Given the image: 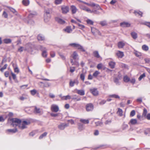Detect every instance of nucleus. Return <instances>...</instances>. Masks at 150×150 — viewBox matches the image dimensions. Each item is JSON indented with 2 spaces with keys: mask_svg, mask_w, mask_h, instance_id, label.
<instances>
[{
  "mask_svg": "<svg viewBox=\"0 0 150 150\" xmlns=\"http://www.w3.org/2000/svg\"><path fill=\"white\" fill-rule=\"evenodd\" d=\"M32 48L31 44L30 43H28L26 45L25 47L24 50H27L28 51L30 50Z\"/></svg>",
  "mask_w": 150,
  "mask_h": 150,
  "instance_id": "a211bd4d",
  "label": "nucleus"
},
{
  "mask_svg": "<svg viewBox=\"0 0 150 150\" xmlns=\"http://www.w3.org/2000/svg\"><path fill=\"white\" fill-rule=\"evenodd\" d=\"M42 56L44 57H46L47 56V52L46 50H44L42 49Z\"/></svg>",
  "mask_w": 150,
  "mask_h": 150,
  "instance_id": "c756f323",
  "label": "nucleus"
},
{
  "mask_svg": "<svg viewBox=\"0 0 150 150\" xmlns=\"http://www.w3.org/2000/svg\"><path fill=\"white\" fill-rule=\"evenodd\" d=\"M91 31L92 33L95 36L98 35H100L101 34L99 30L94 28H91Z\"/></svg>",
  "mask_w": 150,
  "mask_h": 150,
  "instance_id": "0eeeda50",
  "label": "nucleus"
},
{
  "mask_svg": "<svg viewBox=\"0 0 150 150\" xmlns=\"http://www.w3.org/2000/svg\"><path fill=\"white\" fill-rule=\"evenodd\" d=\"M61 9L62 12L63 13H66L69 11V8L67 6H63L62 7Z\"/></svg>",
  "mask_w": 150,
  "mask_h": 150,
  "instance_id": "9b49d317",
  "label": "nucleus"
},
{
  "mask_svg": "<svg viewBox=\"0 0 150 150\" xmlns=\"http://www.w3.org/2000/svg\"><path fill=\"white\" fill-rule=\"evenodd\" d=\"M62 100H67L68 99H70L71 98V96L69 95H68L66 96H63V97H62Z\"/></svg>",
  "mask_w": 150,
  "mask_h": 150,
  "instance_id": "7c9ffc66",
  "label": "nucleus"
},
{
  "mask_svg": "<svg viewBox=\"0 0 150 150\" xmlns=\"http://www.w3.org/2000/svg\"><path fill=\"white\" fill-rule=\"evenodd\" d=\"M86 108L88 111L92 110L93 109V105L91 103L87 104L86 105Z\"/></svg>",
  "mask_w": 150,
  "mask_h": 150,
  "instance_id": "9d476101",
  "label": "nucleus"
},
{
  "mask_svg": "<svg viewBox=\"0 0 150 150\" xmlns=\"http://www.w3.org/2000/svg\"><path fill=\"white\" fill-rule=\"evenodd\" d=\"M80 121L84 124H88L89 122L88 120L84 119H81L80 120Z\"/></svg>",
  "mask_w": 150,
  "mask_h": 150,
  "instance_id": "4be33fe9",
  "label": "nucleus"
},
{
  "mask_svg": "<svg viewBox=\"0 0 150 150\" xmlns=\"http://www.w3.org/2000/svg\"><path fill=\"white\" fill-rule=\"evenodd\" d=\"M45 13L44 15V21L46 22L47 18V11L45 10Z\"/></svg>",
  "mask_w": 150,
  "mask_h": 150,
  "instance_id": "79ce46f5",
  "label": "nucleus"
},
{
  "mask_svg": "<svg viewBox=\"0 0 150 150\" xmlns=\"http://www.w3.org/2000/svg\"><path fill=\"white\" fill-rule=\"evenodd\" d=\"M78 129L80 131L84 129L85 127L84 125L81 123H78Z\"/></svg>",
  "mask_w": 150,
  "mask_h": 150,
  "instance_id": "aec40b11",
  "label": "nucleus"
},
{
  "mask_svg": "<svg viewBox=\"0 0 150 150\" xmlns=\"http://www.w3.org/2000/svg\"><path fill=\"white\" fill-rule=\"evenodd\" d=\"M77 93L81 96H83L85 94V92L83 90H77Z\"/></svg>",
  "mask_w": 150,
  "mask_h": 150,
  "instance_id": "5701e85b",
  "label": "nucleus"
},
{
  "mask_svg": "<svg viewBox=\"0 0 150 150\" xmlns=\"http://www.w3.org/2000/svg\"><path fill=\"white\" fill-rule=\"evenodd\" d=\"M77 24H78V25L79 26V28H80L81 29H83L84 28H85L84 26L82 25H81L79 23H77Z\"/></svg>",
  "mask_w": 150,
  "mask_h": 150,
  "instance_id": "e2e57ef3",
  "label": "nucleus"
},
{
  "mask_svg": "<svg viewBox=\"0 0 150 150\" xmlns=\"http://www.w3.org/2000/svg\"><path fill=\"white\" fill-rule=\"evenodd\" d=\"M51 110L53 112H57L59 110V107L56 105L52 104L51 106Z\"/></svg>",
  "mask_w": 150,
  "mask_h": 150,
  "instance_id": "39448f33",
  "label": "nucleus"
},
{
  "mask_svg": "<svg viewBox=\"0 0 150 150\" xmlns=\"http://www.w3.org/2000/svg\"><path fill=\"white\" fill-rule=\"evenodd\" d=\"M3 16L5 18H6L8 17V14L5 11H4L3 14Z\"/></svg>",
  "mask_w": 150,
  "mask_h": 150,
  "instance_id": "0e129e2a",
  "label": "nucleus"
},
{
  "mask_svg": "<svg viewBox=\"0 0 150 150\" xmlns=\"http://www.w3.org/2000/svg\"><path fill=\"white\" fill-rule=\"evenodd\" d=\"M47 134L46 132H45L42 134H41L39 137V139H41L44 137H46Z\"/></svg>",
  "mask_w": 150,
  "mask_h": 150,
  "instance_id": "a18cd8bd",
  "label": "nucleus"
},
{
  "mask_svg": "<svg viewBox=\"0 0 150 150\" xmlns=\"http://www.w3.org/2000/svg\"><path fill=\"white\" fill-rule=\"evenodd\" d=\"M93 54L94 56L97 58H101L98 51H94Z\"/></svg>",
  "mask_w": 150,
  "mask_h": 150,
  "instance_id": "b1692460",
  "label": "nucleus"
},
{
  "mask_svg": "<svg viewBox=\"0 0 150 150\" xmlns=\"http://www.w3.org/2000/svg\"><path fill=\"white\" fill-rule=\"evenodd\" d=\"M7 65V64H5L3 67L0 69L1 71V72H3L4 69L6 68Z\"/></svg>",
  "mask_w": 150,
  "mask_h": 150,
  "instance_id": "5fc2aeb1",
  "label": "nucleus"
},
{
  "mask_svg": "<svg viewBox=\"0 0 150 150\" xmlns=\"http://www.w3.org/2000/svg\"><path fill=\"white\" fill-rule=\"evenodd\" d=\"M63 0H55L54 1V4H55L58 5L62 3Z\"/></svg>",
  "mask_w": 150,
  "mask_h": 150,
  "instance_id": "de8ad7c7",
  "label": "nucleus"
},
{
  "mask_svg": "<svg viewBox=\"0 0 150 150\" xmlns=\"http://www.w3.org/2000/svg\"><path fill=\"white\" fill-rule=\"evenodd\" d=\"M79 7L81 9L85 11L88 13L91 12V9L84 5H79Z\"/></svg>",
  "mask_w": 150,
  "mask_h": 150,
  "instance_id": "7ed1b4c3",
  "label": "nucleus"
},
{
  "mask_svg": "<svg viewBox=\"0 0 150 150\" xmlns=\"http://www.w3.org/2000/svg\"><path fill=\"white\" fill-rule=\"evenodd\" d=\"M122 110L120 108L118 109V110L117 112V114L120 116H121L122 115Z\"/></svg>",
  "mask_w": 150,
  "mask_h": 150,
  "instance_id": "58836bf2",
  "label": "nucleus"
},
{
  "mask_svg": "<svg viewBox=\"0 0 150 150\" xmlns=\"http://www.w3.org/2000/svg\"><path fill=\"white\" fill-rule=\"evenodd\" d=\"M123 80L124 82L127 83L129 81L130 79L128 76H126L124 77Z\"/></svg>",
  "mask_w": 150,
  "mask_h": 150,
  "instance_id": "c85d7f7f",
  "label": "nucleus"
},
{
  "mask_svg": "<svg viewBox=\"0 0 150 150\" xmlns=\"http://www.w3.org/2000/svg\"><path fill=\"white\" fill-rule=\"evenodd\" d=\"M55 20L58 23L60 24H64L65 22L64 20L57 17L55 18Z\"/></svg>",
  "mask_w": 150,
  "mask_h": 150,
  "instance_id": "2eb2a0df",
  "label": "nucleus"
},
{
  "mask_svg": "<svg viewBox=\"0 0 150 150\" xmlns=\"http://www.w3.org/2000/svg\"><path fill=\"white\" fill-rule=\"evenodd\" d=\"M94 5L93 6H92V7H94L95 8H96L97 10H99L101 9L102 10V9H101L100 7V6L97 4H96L94 3Z\"/></svg>",
  "mask_w": 150,
  "mask_h": 150,
  "instance_id": "e433bc0d",
  "label": "nucleus"
},
{
  "mask_svg": "<svg viewBox=\"0 0 150 150\" xmlns=\"http://www.w3.org/2000/svg\"><path fill=\"white\" fill-rule=\"evenodd\" d=\"M47 79H43L42 81H40L39 82V84L43 87L45 86L47 84Z\"/></svg>",
  "mask_w": 150,
  "mask_h": 150,
  "instance_id": "dca6fc26",
  "label": "nucleus"
},
{
  "mask_svg": "<svg viewBox=\"0 0 150 150\" xmlns=\"http://www.w3.org/2000/svg\"><path fill=\"white\" fill-rule=\"evenodd\" d=\"M70 10L71 11L72 13L73 14L75 13L78 10L76 6L74 5L71 6Z\"/></svg>",
  "mask_w": 150,
  "mask_h": 150,
  "instance_id": "1a4fd4ad",
  "label": "nucleus"
},
{
  "mask_svg": "<svg viewBox=\"0 0 150 150\" xmlns=\"http://www.w3.org/2000/svg\"><path fill=\"white\" fill-rule=\"evenodd\" d=\"M11 74L13 79L14 80L16 79V74L13 73L12 72H11Z\"/></svg>",
  "mask_w": 150,
  "mask_h": 150,
  "instance_id": "052dcab7",
  "label": "nucleus"
},
{
  "mask_svg": "<svg viewBox=\"0 0 150 150\" xmlns=\"http://www.w3.org/2000/svg\"><path fill=\"white\" fill-rule=\"evenodd\" d=\"M75 82V81H70L69 83V86L71 87H73L74 86Z\"/></svg>",
  "mask_w": 150,
  "mask_h": 150,
  "instance_id": "4d7b16f0",
  "label": "nucleus"
},
{
  "mask_svg": "<svg viewBox=\"0 0 150 150\" xmlns=\"http://www.w3.org/2000/svg\"><path fill=\"white\" fill-rule=\"evenodd\" d=\"M129 81L131 83H132L133 84H134L136 80H135V79L134 78H132L131 79V80L130 79Z\"/></svg>",
  "mask_w": 150,
  "mask_h": 150,
  "instance_id": "bf43d9fd",
  "label": "nucleus"
},
{
  "mask_svg": "<svg viewBox=\"0 0 150 150\" xmlns=\"http://www.w3.org/2000/svg\"><path fill=\"white\" fill-rule=\"evenodd\" d=\"M145 74L144 73L142 75H141L140 77L139 78V81H141L142 79L144 77H145Z\"/></svg>",
  "mask_w": 150,
  "mask_h": 150,
  "instance_id": "13d9d810",
  "label": "nucleus"
},
{
  "mask_svg": "<svg viewBox=\"0 0 150 150\" xmlns=\"http://www.w3.org/2000/svg\"><path fill=\"white\" fill-rule=\"evenodd\" d=\"M12 122L11 125L13 127L14 126H18L19 128L21 129H23L27 128V126L30 124L29 121L21 120L17 118H13L11 119Z\"/></svg>",
  "mask_w": 150,
  "mask_h": 150,
  "instance_id": "f257e3e1",
  "label": "nucleus"
},
{
  "mask_svg": "<svg viewBox=\"0 0 150 150\" xmlns=\"http://www.w3.org/2000/svg\"><path fill=\"white\" fill-rule=\"evenodd\" d=\"M134 13L135 15H137L138 14L139 16H140L141 17L142 16V13L140 11H134Z\"/></svg>",
  "mask_w": 150,
  "mask_h": 150,
  "instance_id": "c03bdc74",
  "label": "nucleus"
},
{
  "mask_svg": "<svg viewBox=\"0 0 150 150\" xmlns=\"http://www.w3.org/2000/svg\"><path fill=\"white\" fill-rule=\"evenodd\" d=\"M33 112L34 113L36 114H41L42 113V110L39 108L35 106L33 107Z\"/></svg>",
  "mask_w": 150,
  "mask_h": 150,
  "instance_id": "20e7f679",
  "label": "nucleus"
},
{
  "mask_svg": "<svg viewBox=\"0 0 150 150\" xmlns=\"http://www.w3.org/2000/svg\"><path fill=\"white\" fill-rule=\"evenodd\" d=\"M30 1L29 0H23L22 3L25 6H27L30 4Z\"/></svg>",
  "mask_w": 150,
  "mask_h": 150,
  "instance_id": "6ab92c4d",
  "label": "nucleus"
},
{
  "mask_svg": "<svg viewBox=\"0 0 150 150\" xmlns=\"http://www.w3.org/2000/svg\"><path fill=\"white\" fill-rule=\"evenodd\" d=\"M103 67V65L102 63H100L98 64L97 66V69H101Z\"/></svg>",
  "mask_w": 150,
  "mask_h": 150,
  "instance_id": "09e8293b",
  "label": "nucleus"
},
{
  "mask_svg": "<svg viewBox=\"0 0 150 150\" xmlns=\"http://www.w3.org/2000/svg\"><path fill=\"white\" fill-rule=\"evenodd\" d=\"M78 56V54L75 52H74L72 55V57L74 59H76L77 58Z\"/></svg>",
  "mask_w": 150,
  "mask_h": 150,
  "instance_id": "37998d69",
  "label": "nucleus"
},
{
  "mask_svg": "<svg viewBox=\"0 0 150 150\" xmlns=\"http://www.w3.org/2000/svg\"><path fill=\"white\" fill-rule=\"evenodd\" d=\"M91 12H89V13H93L95 14H99L100 13L98 11H97L95 10H91Z\"/></svg>",
  "mask_w": 150,
  "mask_h": 150,
  "instance_id": "603ef678",
  "label": "nucleus"
},
{
  "mask_svg": "<svg viewBox=\"0 0 150 150\" xmlns=\"http://www.w3.org/2000/svg\"><path fill=\"white\" fill-rule=\"evenodd\" d=\"M90 91L94 96H97L98 95V92L96 88H91L90 89Z\"/></svg>",
  "mask_w": 150,
  "mask_h": 150,
  "instance_id": "423d86ee",
  "label": "nucleus"
},
{
  "mask_svg": "<svg viewBox=\"0 0 150 150\" xmlns=\"http://www.w3.org/2000/svg\"><path fill=\"white\" fill-rule=\"evenodd\" d=\"M8 8L13 13H15L16 15L17 14V12L14 9L10 7H8Z\"/></svg>",
  "mask_w": 150,
  "mask_h": 150,
  "instance_id": "a19ab883",
  "label": "nucleus"
},
{
  "mask_svg": "<svg viewBox=\"0 0 150 150\" xmlns=\"http://www.w3.org/2000/svg\"><path fill=\"white\" fill-rule=\"evenodd\" d=\"M132 38L134 39H136L137 38V34L135 32H132L131 33Z\"/></svg>",
  "mask_w": 150,
  "mask_h": 150,
  "instance_id": "393cba45",
  "label": "nucleus"
},
{
  "mask_svg": "<svg viewBox=\"0 0 150 150\" xmlns=\"http://www.w3.org/2000/svg\"><path fill=\"white\" fill-rule=\"evenodd\" d=\"M114 81L116 83V85H118L120 84L119 80L117 78H115L114 80Z\"/></svg>",
  "mask_w": 150,
  "mask_h": 150,
  "instance_id": "680f3d73",
  "label": "nucleus"
},
{
  "mask_svg": "<svg viewBox=\"0 0 150 150\" xmlns=\"http://www.w3.org/2000/svg\"><path fill=\"white\" fill-rule=\"evenodd\" d=\"M147 113V111L146 109L144 108V111L143 113V115H144V116H145L146 115V114Z\"/></svg>",
  "mask_w": 150,
  "mask_h": 150,
  "instance_id": "338daca9",
  "label": "nucleus"
},
{
  "mask_svg": "<svg viewBox=\"0 0 150 150\" xmlns=\"http://www.w3.org/2000/svg\"><path fill=\"white\" fill-rule=\"evenodd\" d=\"M80 78L83 81L85 79V75L83 74H81L80 75Z\"/></svg>",
  "mask_w": 150,
  "mask_h": 150,
  "instance_id": "6e6d98bb",
  "label": "nucleus"
},
{
  "mask_svg": "<svg viewBox=\"0 0 150 150\" xmlns=\"http://www.w3.org/2000/svg\"><path fill=\"white\" fill-rule=\"evenodd\" d=\"M64 30L65 32L68 33H71L72 31V30L70 27H67L65 29H64Z\"/></svg>",
  "mask_w": 150,
  "mask_h": 150,
  "instance_id": "a878e982",
  "label": "nucleus"
},
{
  "mask_svg": "<svg viewBox=\"0 0 150 150\" xmlns=\"http://www.w3.org/2000/svg\"><path fill=\"white\" fill-rule=\"evenodd\" d=\"M100 24L102 26H104L107 25L106 21H100Z\"/></svg>",
  "mask_w": 150,
  "mask_h": 150,
  "instance_id": "4c0bfd02",
  "label": "nucleus"
},
{
  "mask_svg": "<svg viewBox=\"0 0 150 150\" xmlns=\"http://www.w3.org/2000/svg\"><path fill=\"white\" fill-rule=\"evenodd\" d=\"M73 97L72 98L73 100H76V101H79L81 100V99L80 98H78L77 96L76 95H74L73 96Z\"/></svg>",
  "mask_w": 150,
  "mask_h": 150,
  "instance_id": "72a5a7b5",
  "label": "nucleus"
},
{
  "mask_svg": "<svg viewBox=\"0 0 150 150\" xmlns=\"http://www.w3.org/2000/svg\"><path fill=\"white\" fill-rule=\"evenodd\" d=\"M134 53L135 55L137 57H139L140 56H141V52H140L134 50Z\"/></svg>",
  "mask_w": 150,
  "mask_h": 150,
  "instance_id": "ea45409f",
  "label": "nucleus"
},
{
  "mask_svg": "<svg viewBox=\"0 0 150 150\" xmlns=\"http://www.w3.org/2000/svg\"><path fill=\"white\" fill-rule=\"evenodd\" d=\"M100 74V72L99 71H96L93 73V76L95 77H96Z\"/></svg>",
  "mask_w": 150,
  "mask_h": 150,
  "instance_id": "49530a36",
  "label": "nucleus"
},
{
  "mask_svg": "<svg viewBox=\"0 0 150 150\" xmlns=\"http://www.w3.org/2000/svg\"><path fill=\"white\" fill-rule=\"evenodd\" d=\"M109 97L113 98H120V97L118 95L115 94L110 95Z\"/></svg>",
  "mask_w": 150,
  "mask_h": 150,
  "instance_id": "2f4dec72",
  "label": "nucleus"
},
{
  "mask_svg": "<svg viewBox=\"0 0 150 150\" xmlns=\"http://www.w3.org/2000/svg\"><path fill=\"white\" fill-rule=\"evenodd\" d=\"M86 22L88 24L90 25H93V22L90 19L87 20H86Z\"/></svg>",
  "mask_w": 150,
  "mask_h": 150,
  "instance_id": "864d4df0",
  "label": "nucleus"
},
{
  "mask_svg": "<svg viewBox=\"0 0 150 150\" xmlns=\"http://www.w3.org/2000/svg\"><path fill=\"white\" fill-rule=\"evenodd\" d=\"M120 25L122 27H127L130 26V24L128 22H124L120 23Z\"/></svg>",
  "mask_w": 150,
  "mask_h": 150,
  "instance_id": "4468645a",
  "label": "nucleus"
},
{
  "mask_svg": "<svg viewBox=\"0 0 150 150\" xmlns=\"http://www.w3.org/2000/svg\"><path fill=\"white\" fill-rule=\"evenodd\" d=\"M106 102V101L105 100H102L100 103L99 104L102 105L104 104Z\"/></svg>",
  "mask_w": 150,
  "mask_h": 150,
  "instance_id": "774afa93",
  "label": "nucleus"
},
{
  "mask_svg": "<svg viewBox=\"0 0 150 150\" xmlns=\"http://www.w3.org/2000/svg\"><path fill=\"white\" fill-rule=\"evenodd\" d=\"M138 124L137 120L136 119H131L129 122V124L130 125H135Z\"/></svg>",
  "mask_w": 150,
  "mask_h": 150,
  "instance_id": "ddd939ff",
  "label": "nucleus"
},
{
  "mask_svg": "<svg viewBox=\"0 0 150 150\" xmlns=\"http://www.w3.org/2000/svg\"><path fill=\"white\" fill-rule=\"evenodd\" d=\"M116 54L119 58H121L124 56L123 52L120 51H117L116 53Z\"/></svg>",
  "mask_w": 150,
  "mask_h": 150,
  "instance_id": "f8f14e48",
  "label": "nucleus"
},
{
  "mask_svg": "<svg viewBox=\"0 0 150 150\" xmlns=\"http://www.w3.org/2000/svg\"><path fill=\"white\" fill-rule=\"evenodd\" d=\"M125 42L124 41H120L118 43V47L119 48H122L125 46Z\"/></svg>",
  "mask_w": 150,
  "mask_h": 150,
  "instance_id": "f3484780",
  "label": "nucleus"
},
{
  "mask_svg": "<svg viewBox=\"0 0 150 150\" xmlns=\"http://www.w3.org/2000/svg\"><path fill=\"white\" fill-rule=\"evenodd\" d=\"M6 131L9 133H15L17 132V129L16 128L13 129H7Z\"/></svg>",
  "mask_w": 150,
  "mask_h": 150,
  "instance_id": "412c9836",
  "label": "nucleus"
},
{
  "mask_svg": "<svg viewBox=\"0 0 150 150\" xmlns=\"http://www.w3.org/2000/svg\"><path fill=\"white\" fill-rule=\"evenodd\" d=\"M37 13L36 12H34L33 13H30L28 16V18H30L34 17L35 16L37 15Z\"/></svg>",
  "mask_w": 150,
  "mask_h": 150,
  "instance_id": "cd10ccee",
  "label": "nucleus"
},
{
  "mask_svg": "<svg viewBox=\"0 0 150 150\" xmlns=\"http://www.w3.org/2000/svg\"><path fill=\"white\" fill-rule=\"evenodd\" d=\"M30 93L32 95H34L35 94L38 93L37 91L35 89H33L30 91Z\"/></svg>",
  "mask_w": 150,
  "mask_h": 150,
  "instance_id": "8fccbe9b",
  "label": "nucleus"
},
{
  "mask_svg": "<svg viewBox=\"0 0 150 150\" xmlns=\"http://www.w3.org/2000/svg\"><path fill=\"white\" fill-rule=\"evenodd\" d=\"M109 64L111 68L113 69L115 67V63L113 62H111L109 63Z\"/></svg>",
  "mask_w": 150,
  "mask_h": 150,
  "instance_id": "c9c22d12",
  "label": "nucleus"
},
{
  "mask_svg": "<svg viewBox=\"0 0 150 150\" xmlns=\"http://www.w3.org/2000/svg\"><path fill=\"white\" fill-rule=\"evenodd\" d=\"M28 86V85H25L20 86V88L21 89H23L25 88Z\"/></svg>",
  "mask_w": 150,
  "mask_h": 150,
  "instance_id": "69168bd1",
  "label": "nucleus"
},
{
  "mask_svg": "<svg viewBox=\"0 0 150 150\" xmlns=\"http://www.w3.org/2000/svg\"><path fill=\"white\" fill-rule=\"evenodd\" d=\"M69 125L68 124L65 123H61L58 126V128L60 130H63L65 128L68 127Z\"/></svg>",
  "mask_w": 150,
  "mask_h": 150,
  "instance_id": "6e6552de",
  "label": "nucleus"
},
{
  "mask_svg": "<svg viewBox=\"0 0 150 150\" xmlns=\"http://www.w3.org/2000/svg\"><path fill=\"white\" fill-rule=\"evenodd\" d=\"M37 39L39 41H42L44 40V37L43 35L40 34L37 36Z\"/></svg>",
  "mask_w": 150,
  "mask_h": 150,
  "instance_id": "bb28decb",
  "label": "nucleus"
},
{
  "mask_svg": "<svg viewBox=\"0 0 150 150\" xmlns=\"http://www.w3.org/2000/svg\"><path fill=\"white\" fill-rule=\"evenodd\" d=\"M135 114V111L134 110H132L130 113V117H132L134 116Z\"/></svg>",
  "mask_w": 150,
  "mask_h": 150,
  "instance_id": "3c124183",
  "label": "nucleus"
},
{
  "mask_svg": "<svg viewBox=\"0 0 150 150\" xmlns=\"http://www.w3.org/2000/svg\"><path fill=\"white\" fill-rule=\"evenodd\" d=\"M142 48L143 50L145 51H148L149 49L148 47L145 45H143L142 46Z\"/></svg>",
  "mask_w": 150,
  "mask_h": 150,
  "instance_id": "473e14b6",
  "label": "nucleus"
},
{
  "mask_svg": "<svg viewBox=\"0 0 150 150\" xmlns=\"http://www.w3.org/2000/svg\"><path fill=\"white\" fill-rule=\"evenodd\" d=\"M69 45L76 47L83 52L85 51V50L84 49L83 47L78 44L75 43H71Z\"/></svg>",
  "mask_w": 150,
  "mask_h": 150,
  "instance_id": "f03ea898",
  "label": "nucleus"
},
{
  "mask_svg": "<svg viewBox=\"0 0 150 150\" xmlns=\"http://www.w3.org/2000/svg\"><path fill=\"white\" fill-rule=\"evenodd\" d=\"M4 42L6 44H8L11 42V40L10 39H5L4 40Z\"/></svg>",
  "mask_w": 150,
  "mask_h": 150,
  "instance_id": "f704fd0d",
  "label": "nucleus"
}]
</instances>
